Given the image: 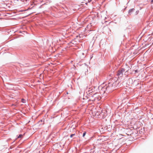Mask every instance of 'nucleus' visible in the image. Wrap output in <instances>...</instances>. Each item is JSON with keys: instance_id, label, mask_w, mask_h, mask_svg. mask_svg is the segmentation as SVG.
<instances>
[{"instance_id": "obj_1", "label": "nucleus", "mask_w": 153, "mask_h": 153, "mask_svg": "<svg viewBox=\"0 0 153 153\" xmlns=\"http://www.w3.org/2000/svg\"><path fill=\"white\" fill-rule=\"evenodd\" d=\"M92 97V100L94 101L100 100L101 99V97L97 94H94Z\"/></svg>"}, {"instance_id": "obj_2", "label": "nucleus", "mask_w": 153, "mask_h": 153, "mask_svg": "<svg viewBox=\"0 0 153 153\" xmlns=\"http://www.w3.org/2000/svg\"><path fill=\"white\" fill-rule=\"evenodd\" d=\"M125 70L124 69L122 68L120 70H119L117 73V75L120 76H123V73L124 72Z\"/></svg>"}, {"instance_id": "obj_3", "label": "nucleus", "mask_w": 153, "mask_h": 153, "mask_svg": "<svg viewBox=\"0 0 153 153\" xmlns=\"http://www.w3.org/2000/svg\"><path fill=\"white\" fill-rule=\"evenodd\" d=\"M107 87V88L106 87H99V89H101V92L102 93H104L106 90V89L108 87Z\"/></svg>"}, {"instance_id": "obj_4", "label": "nucleus", "mask_w": 153, "mask_h": 153, "mask_svg": "<svg viewBox=\"0 0 153 153\" xmlns=\"http://www.w3.org/2000/svg\"><path fill=\"white\" fill-rule=\"evenodd\" d=\"M134 10V8L131 9L128 11V13L129 14H131Z\"/></svg>"}, {"instance_id": "obj_5", "label": "nucleus", "mask_w": 153, "mask_h": 153, "mask_svg": "<svg viewBox=\"0 0 153 153\" xmlns=\"http://www.w3.org/2000/svg\"><path fill=\"white\" fill-rule=\"evenodd\" d=\"M88 91V92H89V93H91L93 91V88H89Z\"/></svg>"}, {"instance_id": "obj_6", "label": "nucleus", "mask_w": 153, "mask_h": 153, "mask_svg": "<svg viewBox=\"0 0 153 153\" xmlns=\"http://www.w3.org/2000/svg\"><path fill=\"white\" fill-rule=\"evenodd\" d=\"M25 100L24 99H22V102L23 103H25Z\"/></svg>"}, {"instance_id": "obj_7", "label": "nucleus", "mask_w": 153, "mask_h": 153, "mask_svg": "<svg viewBox=\"0 0 153 153\" xmlns=\"http://www.w3.org/2000/svg\"><path fill=\"white\" fill-rule=\"evenodd\" d=\"M22 136V134H20L19 135V136L18 137V138H21Z\"/></svg>"}, {"instance_id": "obj_8", "label": "nucleus", "mask_w": 153, "mask_h": 153, "mask_svg": "<svg viewBox=\"0 0 153 153\" xmlns=\"http://www.w3.org/2000/svg\"><path fill=\"white\" fill-rule=\"evenodd\" d=\"M86 132H84L83 134V137H84L86 134Z\"/></svg>"}, {"instance_id": "obj_9", "label": "nucleus", "mask_w": 153, "mask_h": 153, "mask_svg": "<svg viewBox=\"0 0 153 153\" xmlns=\"http://www.w3.org/2000/svg\"><path fill=\"white\" fill-rule=\"evenodd\" d=\"M75 135V134H71V135H70V137H72L74 136Z\"/></svg>"}, {"instance_id": "obj_10", "label": "nucleus", "mask_w": 153, "mask_h": 153, "mask_svg": "<svg viewBox=\"0 0 153 153\" xmlns=\"http://www.w3.org/2000/svg\"><path fill=\"white\" fill-rule=\"evenodd\" d=\"M152 1L153 2V0H152Z\"/></svg>"}]
</instances>
